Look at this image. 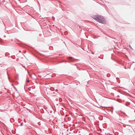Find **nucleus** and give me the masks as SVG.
<instances>
[{"instance_id": "5", "label": "nucleus", "mask_w": 135, "mask_h": 135, "mask_svg": "<svg viewBox=\"0 0 135 135\" xmlns=\"http://www.w3.org/2000/svg\"><path fill=\"white\" fill-rule=\"evenodd\" d=\"M14 88L16 90V91H17V89L16 88V87H15L14 86Z\"/></svg>"}, {"instance_id": "12", "label": "nucleus", "mask_w": 135, "mask_h": 135, "mask_svg": "<svg viewBox=\"0 0 135 135\" xmlns=\"http://www.w3.org/2000/svg\"><path fill=\"white\" fill-rule=\"evenodd\" d=\"M67 33V32H66V33ZM65 33H66V32H65Z\"/></svg>"}, {"instance_id": "8", "label": "nucleus", "mask_w": 135, "mask_h": 135, "mask_svg": "<svg viewBox=\"0 0 135 135\" xmlns=\"http://www.w3.org/2000/svg\"><path fill=\"white\" fill-rule=\"evenodd\" d=\"M19 52H21V51H19Z\"/></svg>"}, {"instance_id": "11", "label": "nucleus", "mask_w": 135, "mask_h": 135, "mask_svg": "<svg viewBox=\"0 0 135 135\" xmlns=\"http://www.w3.org/2000/svg\"><path fill=\"white\" fill-rule=\"evenodd\" d=\"M31 78H32V76H31Z\"/></svg>"}, {"instance_id": "4", "label": "nucleus", "mask_w": 135, "mask_h": 135, "mask_svg": "<svg viewBox=\"0 0 135 135\" xmlns=\"http://www.w3.org/2000/svg\"><path fill=\"white\" fill-rule=\"evenodd\" d=\"M26 83H28V82H29V80H26Z\"/></svg>"}, {"instance_id": "9", "label": "nucleus", "mask_w": 135, "mask_h": 135, "mask_svg": "<svg viewBox=\"0 0 135 135\" xmlns=\"http://www.w3.org/2000/svg\"><path fill=\"white\" fill-rule=\"evenodd\" d=\"M24 121L25 122H26V120H25Z\"/></svg>"}, {"instance_id": "7", "label": "nucleus", "mask_w": 135, "mask_h": 135, "mask_svg": "<svg viewBox=\"0 0 135 135\" xmlns=\"http://www.w3.org/2000/svg\"><path fill=\"white\" fill-rule=\"evenodd\" d=\"M22 65V66H23V67H24V68H25V69L26 70V68H25V67L23 65Z\"/></svg>"}, {"instance_id": "10", "label": "nucleus", "mask_w": 135, "mask_h": 135, "mask_svg": "<svg viewBox=\"0 0 135 135\" xmlns=\"http://www.w3.org/2000/svg\"><path fill=\"white\" fill-rule=\"evenodd\" d=\"M35 92H37L36 91H35Z\"/></svg>"}, {"instance_id": "6", "label": "nucleus", "mask_w": 135, "mask_h": 135, "mask_svg": "<svg viewBox=\"0 0 135 135\" xmlns=\"http://www.w3.org/2000/svg\"><path fill=\"white\" fill-rule=\"evenodd\" d=\"M23 124V123H21L20 125L21 126H22Z\"/></svg>"}, {"instance_id": "1", "label": "nucleus", "mask_w": 135, "mask_h": 135, "mask_svg": "<svg viewBox=\"0 0 135 135\" xmlns=\"http://www.w3.org/2000/svg\"><path fill=\"white\" fill-rule=\"evenodd\" d=\"M93 18L95 20L99 22L105 24L106 23L105 19L102 16H94Z\"/></svg>"}, {"instance_id": "2", "label": "nucleus", "mask_w": 135, "mask_h": 135, "mask_svg": "<svg viewBox=\"0 0 135 135\" xmlns=\"http://www.w3.org/2000/svg\"><path fill=\"white\" fill-rule=\"evenodd\" d=\"M28 89L30 91L29 93L31 94H32V95H33L34 94H33V91H32V90H33V89L32 88L31 89V88L30 89L28 88Z\"/></svg>"}, {"instance_id": "3", "label": "nucleus", "mask_w": 135, "mask_h": 135, "mask_svg": "<svg viewBox=\"0 0 135 135\" xmlns=\"http://www.w3.org/2000/svg\"><path fill=\"white\" fill-rule=\"evenodd\" d=\"M10 121L11 123H13L15 122V120L13 118H11L10 119Z\"/></svg>"}]
</instances>
